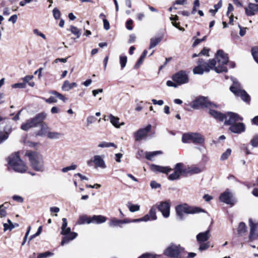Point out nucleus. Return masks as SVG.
<instances>
[{
  "mask_svg": "<svg viewBox=\"0 0 258 258\" xmlns=\"http://www.w3.org/2000/svg\"><path fill=\"white\" fill-rule=\"evenodd\" d=\"M160 255L157 254H153L149 253H146L143 254L142 255L139 256L138 258H156L159 257Z\"/></svg>",
  "mask_w": 258,
  "mask_h": 258,
  "instance_id": "obj_48",
  "label": "nucleus"
},
{
  "mask_svg": "<svg viewBox=\"0 0 258 258\" xmlns=\"http://www.w3.org/2000/svg\"><path fill=\"white\" fill-rule=\"evenodd\" d=\"M133 23V21L132 19H128L126 22V27L128 30H133V27L132 26Z\"/></svg>",
  "mask_w": 258,
  "mask_h": 258,
  "instance_id": "obj_56",
  "label": "nucleus"
},
{
  "mask_svg": "<svg viewBox=\"0 0 258 258\" xmlns=\"http://www.w3.org/2000/svg\"><path fill=\"white\" fill-rule=\"evenodd\" d=\"M150 186L152 188H157L160 187V184L155 181H152L150 183Z\"/></svg>",
  "mask_w": 258,
  "mask_h": 258,
  "instance_id": "obj_61",
  "label": "nucleus"
},
{
  "mask_svg": "<svg viewBox=\"0 0 258 258\" xmlns=\"http://www.w3.org/2000/svg\"><path fill=\"white\" fill-rule=\"evenodd\" d=\"M17 19H18L17 15H13L10 17V18L9 19L8 21L9 22H12L13 23V24H15L17 22Z\"/></svg>",
  "mask_w": 258,
  "mask_h": 258,
  "instance_id": "obj_64",
  "label": "nucleus"
},
{
  "mask_svg": "<svg viewBox=\"0 0 258 258\" xmlns=\"http://www.w3.org/2000/svg\"><path fill=\"white\" fill-rule=\"evenodd\" d=\"M63 235H64V237L61 242V245L62 246L76 238L78 234L74 232H71V230H70V231L68 233Z\"/></svg>",
  "mask_w": 258,
  "mask_h": 258,
  "instance_id": "obj_20",
  "label": "nucleus"
},
{
  "mask_svg": "<svg viewBox=\"0 0 258 258\" xmlns=\"http://www.w3.org/2000/svg\"><path fill=\"white\" fill-rule=\"evenodd\" d=\"M251 53L253 58L258 63V46H256L252 48Z\"/></svg>",
  "mask_w": 258,
  "mask_h": 258,
  "instance_id": "obj_46",
  "label": "nucleus"
},
{
  "mask_svg": "<svg viewBox=\"0 0 258 258\" xmlns=\"http://www.w3.org/2000/svg\"><path fill=\"white\" fill-rule=\"evenodd\" d=\"M191 141L195 144L202 145L205 142V138L200 134L192 133Z\"/></svg>",
  "mask_w": 258,
  "mask_h": 258,
  "instance_id": "obj_22",
  "label": "nucleus"
},
{
  "mask_svg": "<svg viewBox=\"0 0 258 258\" xmlns=\"http://www.w3.org/2000/svg\"><path fill=\"white\" fill-rule=\"evenodd\" d=\"M173 81L177 84L178 85H181L187 84L189 82V78L187 74L184 71H180L172 76Z\"/></svg>",
  "mask_w": 258,
  "mask_h": 258,
  "instance_id": "obj_10",
  "label": "nucleus"
},
{
  "mask_svg": "<svg viewBox=\"0 0 258 258\" xmlns=\"http://www.w3.org/2000/svg\"><path fill=\"white\" fill-rule=\"evenodd\" d=\"M209 49L204 47L202 51L199 53V55H204L209 56Z\"/></svg>",
  "mask_w": 258,
  "mask_h": 258,
  "instance_id": "obj_63",
  "label": "nucleus"
},
{
  "mask_svg": "<svg viewBox=\"0 0 258 258\" xmlns=\"http://www.w3.org/2000/svg\"><path fill=\"white\" fill-rule=\"evenodd\" d=\"M148 53V51L147 50H144L143 53L141 55L139 59L137 62L135 66V68L137 69L140 67V66L142 63L143 61H144L146 56L147 55V54Z\"/></svg>",
  "mask_w": 258,
  "mask_h": 258,
  "instance_id": "obj_35",
  "label": "nucleus"
},
{
  "mask_svg": "<svg viewBox=\"0 0 258 258\" xmlns=\"http://www.w3.org/2000/svg\"><path fill=\"white\" fill-rule=\"evenodd\" d=\"M170 204L167 202H162L156 206L164 218H168L170 215Z\"/></svg>",
  "mask_w": 258,
  "mask_h": 258,
  "instance_id": "obj_15",
  "label": "nucleus"
},
{
  "mask_svg": "<svg viewBox=\"0 0 258 258\" xmlns=\"http://www.w3.org/2000/svg\"><path fill=\"white\" fill-rule=\"evenodd\" d=\"M231 153V150L230 149H227L226 151L223 153L221 156V160H226Z\"/></svg>",
  "mask_w": 258,
  "mask_h": 258,
  "instance_id": "obj_47",
  "label": "nucleus"
},
{
  "mask_svg": "<svg viewBox=\"0 0 258 258\" xmlns=\"http://www.w3.org/2000/svg\"><path fill=\"white\" fill-rule=\"evenodd\" d=\"M151 169L156 172H161L168 174L172 170V169L168 166H161L159 165L152 164L150 166Z\"/></svg>",
  "mask_w": 258,
  "mask_h": 258,
  "instance_id": "obj_17",
  "label": "nucleus"
},
{
  "mask_svg": "<svg viewBox=\"0 0 258 258\" xmlns=\"http://www.w3.org/2000/svg\"><path fill=\"white\" fill-rule=\"evenodd\" d=\"M222 0H220L217 4L214 5V13H216L218 11V10L222 7Z\"/></svg>",
  "mask_w": 258,
  "mask_h": 258,
  "instance_id": "obj_59",
  "label": "nucleus"
},
{
  "mask_svg": "<svg viewBox=\"0 0 258 258\" xmlns=\"http://www.w3.org/2000/svg\"><path fill=\"white\" fill-rule=\"evenodd\" d=\"M250 222V234L249 236V238L250 241H252L253 239L255 238L256 235L255 234V231H256V228L257 227V224L253 223L251 220H249Z\"/></svg>",
  "mask_w": 258,
  "mask_h": 258,
  "instance_id": "obj_28",
  "label": "nucleus"
},
{
  "mask_svg": "<svg viewBox=\"0 0 258 258\" xmlns=\"http://www.w3.org/2000/svg\"><path fill=\"white\" fill-rule=\"evenodd\" d=\"M161 154L162 152L160 151L145 152L146 158L149 160H152L154 157Z\"/></svg>",
  "mask_w": 258,
  "mask_h": 258,
  "instance_id": "obj_33",
  "label": "nucleus"
},
{
  "mask_svg": "<svg viewBox=\"0 0 258 258\" xmlns=\"http://www.w3.org/2000/svg\"><path fill=\"white\" fill-rule=\"evenodd\" d=\"M251 144L253 147H258V135L254 137L253 139L251 141Z\"/></svg>",
  "mask_w": 258,
  "mask_h": 258,
  "instance_id": "obj_57",
  "label": "nucleus"
},
{
  "mask_svg": "<svg viewBox=\"0 0 258 258\" xmlns=\"http://www.w3.org/2000/svg\"><path fill=\"white\" fill-rule=\"evenodd\" d=\"M174 172L168 176V179L170 180L178 179L183 174L188 173L187 169L182 163L176 164L174 167Z\"/></svg>",
  "mask_w": 258,
  "mask_h": 258,
  "instance_id": "obj_9",
  "label": "nucleus"
},
{
  "mask_svg": "<svg viewBox=\"0 0 258 258\" xmlns=\"http://www.w3.org/2000/svg\"><path fill=\"white\" fill-rule=\"evenodd\" d=\"M70 31L75 36H77V38H79L81 34L80 30L75 26H71L70 29Z\"/></svg>",
  "mask_w": 258,
  "mask_h": 258,
  "instance_id": "obj_41",
  "label": "nucleus"
},
{
  "mask_svg": "<svg viewBox=\"0 0 258 258\" xmlns=\"http://www.w3.org/2000/svg\"><path fill=\"white\" fill-rule=\"evenodd\" d=\"M103 27L106 30H108L110 29V24L109 22L106 19H103Z\"/></svg>",
  "mask_w": 258,
  "mask_h": 258,
  "instance_id": "obj_55",
  "label": "nucleus"
},
{
  "mask_svg": "<svg viewBox=\"0 0 258 258\" xmlns=\"http://www.w3.org/2000/svg\"><path fill=\"white\" fill-rule=\"evenodd\" d=\"M91 220V223L99 224L105 222L107 218L102 215H93Z\"/></svg>",
  "mask_w": 258,
  "mask_h": 258,
  "instance_id": "obj_26",
  "label": "nucleus"
},
{
  "mask_svg": "<svg viewBox=\"0 0 258 258\" xmlns=\"http://www.w3.org/2000/svg\"><path fill=\"white\" fill-rule=\"evenodd\" d=\"M162 36L155 37L151 38L149 49H152L156 46L162 40Z\"/></svg>",
  "mask_w": 258,
  "mask_h": 258,
  "instance_id": "obj_31",
  "label": "nucleus"
},
{
  "mask_svg": "<svg viewBox=\"0 0 258 258\" xmlns=\"http://www.w3.org/2000/svg\"><path fill=\"white\" fill-rule=\"evenodd\" d=\"M127 207L129 209V210L131 212H135L138 211L140 210V208L139 205H133L130 203H128L127 204Z\"/></svg>",
  "mask_w": 258,
  "mask_h": 258,
  "instance_id": "obj_42",
  "label": "nucleus"
},
{
  "mask_svg": "<svg viewBox=\"0 0 258 258\" xmlns=\"http://www.w3.org/2000/svg\"><path fill=\"white\" fill-rule=\"evenodd\" d=\"M207 39V36H205L202 39H196L195 41L193 43L192 46L193 47H196L197 45H198L199 43L202 42V41H204Z\"/></svg>",
  "mask_w": 258,
  "mask_h": 258,
  "instance_id": "obj_51",
  "label": "nucleus"
},
{
  "mask_svg": "<svg viewBox=\"0 0 258 258\" xmlns=\"http://www.w3.org/2000/svg\"><path fill=\"white\" fill-rule=\"evenodd\" d=\"M46 114L44 112L40 113L37 114L34 117L31 118L35 125L37 126L39 124H42L43 120L46 117Z\"/></svg>",
  "mask_w": 258,
  "mask_h": 258,
  "instance_id": "obj_25",
  "label": "nucleus"
},
{
  "mask_svg": "<svg viewBox=\"0 0 258 258\" xmlns=\"http://www.w3.org/2000/svg\"><path fill=\"white\" fill-rule=\"evenodd\" d=\"M210 229H208L204 232L199 233L196 236L197 241L201 243L207 241L210 237Z\"/></svg>",
  "mask_w": 258,
  "mask_h": 258,
  "instance_id": "obj_21",
  "label": "nucleus"
},
{
  "mask_svg": "<svg viewBox=\"0 0 258 258\" xmlns=\"http://www.w3.org/2000/svg\"><path fill=\"white\" fill-rule=\"evenodd\" d=\"M231 80L233 82V84L230 88V91L234 94L235 95L240 97L241 99L243 101L249 102L250 100L249 95L245 91L241 89L240 84L236 79L231 77Z\"/></svg>",
  "mask_w": 258,
  "mask_h": 258,
  "instance_id": "obj_5",
  "label": "nucleus"
},
{
  "mask_svg": "<svg viewBox=\"0 0 258 258\" xmlns=\"http://www.w3.org/2000/svg\"><path fill=\"white\" fill-rule=\"evenodd\" d=\"M151 128L152 125L149 124L145 127L140 128L135 132L134 135L136 141H140L146 139L148 134L151 131Z\"/></svg>",
  "mask_w": 258,
  "mask_h": 258,
  "instance_id": "obj_11",
  "label": "nucleus"
},
{
  "mask_svg": "<svg viewBox=\"0 0 258 258\" xmlns=\"http://www.w3.org/2000/svg\"><path fill=\"white\" fill-rule=\"evenodd\" d=\"M192 133L184 134L182 137V142L184 143H189L191 141Z\"/></svg>",
  "mask_w": 258,
  "mask_h": 258,
  "instance_id": "obj_40",
  "label": "nucleus"
},
{
  "mask_svg": "<svg viewBox=\"0 0 258 258\" xmlns=\"http://www.w3.org/2000/svg\"><path fill=\"white\" fill-rule=\"evenodd\" d=\"M216 64L214 67L213 69L217 73L222 72H227L228 70L225 64L228 62V56L227 53H225L222 50L217 51L215 59Z\"/></svg>",
  "mask_w": 258,
  "mask_h": 258,
  "instance_id": "obj_3",
  "label": "nucleus"
},
{
  "mask_svg": "<svg viewBox=\"0 0 258 258\" xmlns=\"http://www.w3.org/2000/svg\"><path fill=\"white\" fill-rule=\"evenodd\" d=\"M127 57L126 56L120 55L119 56V63L122 70L125 67Z\"/></svg>",
  "mask_w": 258,
  "mask_h": 258,
  "instance_id": "obj_45",
  "label": "nucleus"
},
{
  "mask_svg": "<svg viewBox=\"0 0 258 258\" xmlns=\"http://www.w3.org/2000/svg\"><path fill=\"white\" fill-rule=\"evenodd\" d=\"M246 231V226L244 223L240 222L239 224L237 232L238 234L242 236L244 233H245Z\"/></svg>",
  "mask_w": 258,
  "mask_h": 258,
  "instance_id": "obj_36",
  "label": "nucleus"
},
{
  "mask_svg": "<svg viewBox=\"0 0 258 258\" xmlns=\"http://www.w3.org/2000/svg\"><path fill=\"white\" fill-rule=\"evenodd\" d=\"M36 127L32 119L27 120V121L21 125V128L22 130L27 131L32 127Z\"/></svg>",
  "mask_w": 258,
  "mask_h": 258,
  "instance_id": "obj_30",
  "label": "nucleus"
},
{
  "mask_svg": "<svg viewBox=\"0 0 258 258\" xmlns=\"http://www.w3.org/2000/svg\"><path fill=\"white\" fill-rule=\"evenodd\" d=\"M184 248L179 245L171 244L166 248L164 254L172 258H181V253L183 251Z\"/></svg>",
  "mask_w": 258,
  "mask_h": 258,
  "instance_id": "obj_8",
  "label": "nucleus"
},
{
  "mask_svg": "<svg viewBox=\"0 0 258 258\" xmlns=\"http://www.w3.org/2000/svg\"><path fill=\"white\" fill-rule=\"evenodd\" d=\"M166 85L168 87H173L174 88H176L178 86L175 82L169 80L167 81Z\"/></svg>",
  "mask_w": 258,
  "mask_h": 258,
  "instance_id": "obj_58",
  "label": "nucleus"
},
{
  "mask_svg": "<svg viewBox=\"0 0 258 258\" xmlns=\"http://www.w3.org/2000/svg\"><path fill=\"white\" fill-rule=\"evenodd\" d=\"M109 119L112 124L116 128H119L120 126L124 125V122H119V118L110 114L108 116Z\"/></svg>",
  "mask_w": 258,
  "mask_h": 258,
  "instance_id": "obj_24",
  "label": "nucleus"
},
{
  "mask_svg": "<svg viewBox=\"0 0 258 258\" xmlns=\"http://www.w3.org/2000/svg\"><path fill=\"white\" fill-rule=\"evenodd\" d=\"M219 199L221 202L229 205H233L235 203V201L232 198V194L228 189L220 195Z\"/></svg>",
  "mask_w": 258,
  "mask_h": 258,
  "instance_id": "obj_14",
  "label": "nucleus"
},
{
  "mask_svg": "<svg viewBox=\"0 0 258 258\" xmlns=\"http://www.w3.org/2000/svg\"><path fill=\"white\" fill-rule=\"evenodd\" d=\"M25 155L29 158L32 167L34 170L40 172L44 171L43 158L40 154L36 152L27 151Z\"/></svg>",
  "mask_w": 258,
  "mask_h": 258,
  "instance_id": "obj_2",
  "label": "nucleus"
},
{
  "mask_svg": "<svg viewBox=\"0 0 258 258\" xmlns=\"http://www.w3.org/2000/svg\"><path fill=\"white\" fill-rule=\"evenodd\" d=\"M7 221L8 223H4L3 225L4 231H6L8 230L11 231L15 227L14 224L10 219H8Z\"/></svg>",
  "mask_w": 258,
  "mask_h": 258,
  "instance_id": "obj_38",
  "label": "nucleus"
},
{
  "mask_svg": "<svg viewBox=\"0 0 258 258\" xmlns=\"http://www.w3.org/2000/svg\"><path fill=\"white\" fill-rule=\"evenodd\" d=\"M53 16L55 19L57 20L59 19L60 17V13L59 10L57 8H55L53 11Z\"/></svg>",
  "mask_w": 258,
  "mask_h": 258,
  "instance_id": "obj_49",
  "label": "nucleus"
},
{
  "mask_svg": "<svg viewBox=\"0 0 258 258\" xmlns=\"http://www.w3.org/2000/svg\"><path fill=\"white\" fill-rule=\"evenodd\" d=\"M104 155H95L93 157V160H90L87 161V164L89 166H91V163L93 162L95 166V168L105 169L106 168V165L104 160Z\"/></svg>",
  "mask_w": 258,
  "mask_h": 258,
  "instance_id": "obj_13",
  "label": "nucleus"
},
{
  "mask_svg": "<svg viewBox=\"0 0 258 258\" xmlns=\"http://www.w3.org/2000/svg\"><path fill=\"white\" fill-rule=\"evenodd\" d=\"M62 224L61 227V231L60 232L61 234H66L69 232L71 230V228L70 227H67L68 226V222L66 218H63L62 219Z\"/></svg>",
  "mask_w": 258,
  "mask_h": 258,
  "instance_id": "obj_32",
  "label": "nucleus"
},
{
  "mask_svg": "<svg viewBox=\"0 0 258 258\" xmlns=\"http://www.w3.org/2000/svg\"><path fill=\"white\" fill-rule=\"evenodd\" d=\"M128 221L126 220V219L122 220H119L116 218H112L109 220L108 225L110 227H122V224H128Z\"/></svg>",
  "mask_w": 258,
  "mask_h": 258,
  "instance_id": "obj_19",
  "label": "nucleus"
},
{
  "mask_svg": "<svg viewBox=\"0 0 258 258\" xmlns=\"http://www.w3.org/2000/svg\"><path fill=\"white\" fill-rule=\"evenodd\" d=\"M190 106L194 109H198L200 108H213L217 107V105L210 102L207 97L200 96L192 101Z\"/></svg>",
  "mask_w": 258,
  "mask_h": 258,
  "instance_id": "obj_7",
  "label": "nucleus"
},
{
  "mask_svg": "<svg viewBox=\"0 0 258 258\" xmlns=\"http://www.w3.org/2000/svg\"><path fill=\"white\" fill-rule=\"evenodd\" d=\"M177 218L179 220L184 219V214H194L205 212V210L199 207L189 206L186 204L177 205L175 208Z\"/></svg>",
  "mask_w": 258,
  "mask_h": 258,
  "instance_id": "obj_1",
  "label": "nucleus"
},
{
  "mask_svg": "<svg viewBox=\"0 0 258 258\" xmlns=\"http://www.w3.org/2000/svg\"><path fill=\"white\" fill-rule=\"evenodd\" d=\"M238 27L240 29L239 34L241 36H243L246 31V28L242 27L240 25H238Z\"/></svg>",
  "mask_w": 258,
  "mask_h": 258,
  "instance_id": "obj_60",
  "label": "nucleus"
},
{
  "mask_svg": "<svg viewBox=\"0 0 258 258\" xmlns=\"http://www.w3.org/2000/svg\"><path fill=\"white\" fill-rule=\"evenodd\" d=\"M216 64V62L214 59L209 60L208 62H205L203 59H200L198 66L194 69L193 73L195 74L202 75L204 72H209L210 70L213 69Z\"/></svg>",
  "mask_w": 258,
  "mask_h": 258,
  "instance_id": "obj_6",
  "label": "nucleus"
},
{
  "mask_svg": "<svg viewBox=\"0 0 258 258\" xmlns=\"http://www.w3.org/2000/svg\"><path fill=\"white\" fill-rule=\"evenodd\" d=\"M156 207L153 206L152 207L148 215H149L150 217L151 218V220H155L157 219V216L156 215Z\"/></svg>",
  "mask_w": 258,
  "mask_h": 258,
  "instance_id": "obj_43",
  "label": "nucleus"
},
{
  "mask_svg": "<svg viewBox=\"0 0 258 258\" xmlns=\"http://www.w3.org/2000/svg\"><path fill=\"white\" fill-rule=\"evenodd\" d=\"M188 173L198 174L202 171V169L198 166L190 167L187 168Z\"/></svg>",
  "mask_w": 258,
  "mask_h": 258,
  "instance_id": "obj_39",
  "label": "nucleus"
},
{
  "mask_svg": "<svg viewBox=\"0 0 258 258\" xmlns=\"http://www.w3.org/2000/svg\"><path fill=\"white\" fill-rule=\"evenodd\" d=\"M91 217L88 216L86 215H83L79 217L77 221V224L79 225H83L84 224H89L91 223Z\"/></svg>",
  "mask_w": 258,
  "mask_h": 258,
  "instance_id": "obj_27",
  "label": "nucleus"
},
{
  "mask_svg": "<svg viewBox=\"0 0 258 258\" xmlns=\"http://www.w3.org/2000/svg\"><path fill=\"white\" fill-rule=\"evenodd\" d=\"M46 102L48 103H55L57 102V100L54 97L51 96L48 99H45Z\"/></svg>",
  "mask_w": 258,
  "mask_h": 258,
  "instance_id": "obj_62",
  "label": "nucleus"
},
{
  "mask_svg": "<svg viewBox=\"0 0 258 258\" xmlns=\"http://www.w3.org/2000/svg\"><path fill=\"white\" fill-rule=\"evenodd\" d=\"M8 159L9 164L16 172L23 173L26 171L27 167L20 159L18 153L12 154Z\"/></svg>",
  "mask_w": 258,
  "mask_h": 258,
  "instance_id": "obj_4",
  "label": "nucleus"
},
{
  "mask_svg": "<svg viewBox=\"0 0 258 258\" xmlns=\"http://www.w3.org/2000/svg\"><path fill=\"white\" fill-rule=\"evenodd\" d=\"M226 115L225 118V124L232 125L234 123H237L239 121H242L243 118L238 114L232 112H228Z\"/></svg>",
  "mask_w": 258,
  "mask_h": 258,
  "instance_id": "obj_12",
  "label": "nucleus"
},
{
  "mask_svg": "<svg viewBox=\"0 0 258 258\" xmlns=\"http://www.w3.org/2000/svg\"><path fill=\"white\" fill-rule=\"evenodd\" d=\"M77 166L75 164H72L70 166H67L66 167L63 168L62 169V172H67L69 170H75L77 168Z\"/></svg>",
  "mask_w": 258,
  "mask_h": 258,
  "instance_id": "obj_50",
  "label": "nucleus"
},
{
  "mask_svg": "<svg viewBox=\"0 0 258 258\" xmlns=\"http://www.w3.org/2000/svg\"><path fill=\"white\" fill-rule=\"evenodd\" d=\"M47 136L51 139H58L62 136V135L57 132H48Z\"/></svg>",
  "mask_w": 258,
  "mask_h": 258,
  "instance_id": "obj_37",
  "label": "nucleus"
},
{
  "mask_svg": "<svg viewBox=\"0 0 258 258\" xmlns=\"http://www.w3.org/2000/svg\"><path fill=\"white\" fill-rule=\"evenodd\" d=\"M53 255V253L49 251L38 253L37 255V258H48Z\"/></svg>",
  "mask_w": 258,
  "mask_h": 258,
  "instance_id": "obj_44",
  "label": "nucleus"
},
{
  "mask_svg": "<svg viewBox=\"0 0 258 258\" xmlns=\"http://www.w3.org/2000/svg\"><path fill=\"white\" fill-rule=\"evenodd\" d=\"M209 243H203L201 244L199 248V250L200 251H202L203 250H206L208 248H209Z\"/></svg>",
  "mask_w": 258,
  "mask_h": 258,
  "instance_id": "obj_53",
  "label": "nucleus"
},
{
  "mask_svg": "<svg viewBox=\"0 0 258 258\" xmlns=\"http://www.w3.org/2000/svg\"><path fill=\"white\" fill-rule=\"evenodd\" d=\"M96 120V118L94 116H89L87 118V125L89 126L90 124L94 123Z\"/></svg>",
  "mask_w": 258,
  "mask_h": 258,
  "instance_id": "obj_52",
  "label": "nucleus"
},
{
  "mask_svg": "<svg viewBox=\"0 0 258 258\" xmlns=\"http://www.w3.org/2000/svg\"><path fill=\"white\" fill-rule=\"evenodd\" d=\"M209 108V114L211 116H212L213 117H214L215 119H216L220 121H223L225 119V118L226 117L225 114H223L220 112L213 110L212 109V108Z\"/></svg>",
  "mask_w": 258,
  "mask_h": 258,
  "instance_id": "obj_23",
  "label": "nucleus"
},
{
  "mask_svg": "<svg viewBox=\"0 0 258 258\" xmlns=\"http://www.w3.org/2000/svg\"><path fill=\"white\" fill-rule=\"evenodd\" d=\"M229 130L235 134H241L245 130V126L244 123L241 122H238L232 124L229 127Z\"/></svg>",
  "mask_w": 258,
  "mask_h": 258,
  "instance_id": "obj_16",
  "label": "nucleus"
},
{
  "mask_svg": "<svg viewBox=\"0 0 258 258\" xmlns=\"http://www.w3.org/2000/svg\"><path fill=\"white\" fill-rule=\"evenodd\" d=\"M245 14L248 16H252L258 12V4L249 3L248 7L244 8Z\"/></svg>",
  "mask_w": 258,
  "mask_h": 258,
  "instance_id": "obj_18",
  "label": "nucleus"
},
{
  "mask_svg": "<svg viewBox=\"0 0 258 258\" xmlns=\"http://www.w3.org/2000/svg\"><path fill=\"white\" fill-rule=\"evenodd\" d=\"M25 86V83H16L12 86L13 88H24Z\"/></svg>",
  "mask_w": 258,
  "mask_h": 258,
  "instance_id": "obj_54",
  "label": "nucleus"
},
{
  "mask_svg": "<svg viewBox=\"0 0 258 258\" xmlns=\"http://www.w3.org/2000/svg\"><path fill=\"white\" fill-rule=\"evenodd\" d=\"M48 130V126L45 123H42L41 124V130L36 133V135L39 136H43L47 133Z\"/></svg>",
  "mask_w": 258,
  "mask_h": 258,
  "instance_id": "obj_34",
  "label": "nucleus"
},
{
  "mask_svg": "<svg viewBox=\"0 0 258 258\" xmlns=\"http://www.w3.org/2000/svg\"><path fill=\"white\" fill-rule=\"evenodd\" d=\"M77 86V84L76 83H70V82L68 80H66L61 87V88L62 90L64 91H69L70 90H71L72 88L74 87H76Z\"/></svg>",
  "mask_w": 258,
  "mask_h": 258,
  "instance_id": "obj_29",
  "label": "nucleus"
}]
</instances>
